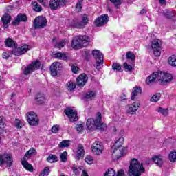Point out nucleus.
I'll return each mask as SVG.
<instances>
[{
  "mask_svg": "<svg viewBox=\"0 0 176 176\" xmlns=\"http://www.w3.org/2000/svg\"><path fill=\"white\" fill-rule=\"evenodd\" d=\"M82 176H89V175H87V172L86 170H82Z\"/></svg>",
  "mask_w": 176,
  "mask_h": 176,
  "instance_id": "obj_63",
  "label": "nucleus"
},
{
  "mask_svg": "<svg viewBox=\"0 0 176 176\" xmlns=\"http://www.w3.org/2000/svg\"><path fill=\"white\" fill-rule=\"evenodd\" d=\"M65 45H67V41L63 40L58 43H56V44L55 45V47H56L57 49H63V47H64Z\"/></svg>",
  "mask_w": 176,
  "mask_h": 176,
  "instance_id": "obj_39",
  "label": "nucleus"
},
{
  "mask_svg": "<svg viewBox=\"0 0 176 176\" xmlns=\"http://www.w3.org/2000/svg\"><path fill=\"white\" fill-rule=\"evenodd\" d=\"M40 67H41V62H39V60H36L34 62H32L30 65L25 67L23 74L24 75H30V74H32V72H34V71H36V69H39Z\"/></svg>",
  "mask_w": 176,
  "mask_h": 176,
  "instance_id": "obj_12",
  "label": "nucleus"
},
{
  "mask_svg": "<svg viewBox=\"0 0 176 176\" xmlns=\"http://www.w3.org/2000/svg\"><path fill=\"white\" fill-rule=\"evenodd\" d=\"M126 112L129 115H134V113L138 111L140 108V102H133L131 104L126 106Z\"/></svg>",
  "mask_w": 176,
  "mask_h": 176,
  "instance_id": "obj_19",
  "label": "nucleus"
},
{
  "mask_svg": "<svg viewBox=\"0 0 176 176\" xmlns=\"http://www.w3.org/2000/svg\"><path fill=\"white\" fill-rule=\"evenodd\" d=\"M109 21V16L107 14H102L95 19L94 24L96 27H102Z\"/></svg>",
  "mask_w": 176,
  "mask_h": 176,
  "instance_id": "obj_16",
  "label": "nucleus"
},
{
  "mask_svg": "<svg viewBox=\"0 0 176 176\" xmlns=\"http://www.w3.org/2000/svg\"><path fill=\"white\" fill-rule=\"evenodd\" d=\"M65 5V0H50V8L51 10H57L60 9L61 6Z\"/></svg>",
  "mask_w": 176,
  "mask_h": 176,
  "instance_id": "obj_17",
  "label": "nucleus"
},
{
  "mask_svg": "<svg viewBox=\"0 0 176 176\" xmlns=\"http://www.w3.org/2000/svg\"><path fill=\"white\" fill-rule=\"evenodd\" d=\"M10 56H12V54H9L8 52H3V58H6V60H7V58L10 57Z\"/></svg>",
  "mask_w": 176,
  "mask_h": 176,
  "instance_id": "obj_58",
  "label": "nucleus"
},
{
  "mask_svg": "<svg viewBox=\"0 0 176 176\" xmlns=\"http://www.w3.org/2000/svg\"><path fill=\"white\" fill-rule=\"evenodd\" d=\"M87 75L85 74H80L79 77H77L76 78L77 86L79 87H83V86L87 83Z\"/></svg>",
  "mask_w": 176,
  "mask_h": 176,
  "instance_id": "obj_20",
  "label": "nucleus"
},
{
  "mask_svg": "<svg viewBox=\"0 0 176 176\" xmlns=\"http://www.w3.org/2000/svg\"><path fill=\"white\" fill-rule=\"evenodd\" d=\"M72 71L74 74H78V72H79V67L76 65H72Z\"/></svg>",
  "mask_w": 176,
  "mask_h": 176,
  "instance_id": "obj_52",
  "label": "nucleus"
},
{
  "mask_svg": "<svg viewBox=\"0 0 176 176\" xmlns=\"http://www.w3.org/2000/svg\"><path fill=\"white\" fill-rule=\"evenodd\" d=\"M104 151V145L99 141L95 142L91 146V152L93 155L99 156L102 154Z\"/></svg>",
  "mask_w": 176,
  "mask_h": 176,
  "instance_id": "obj_14",
  "label": "nucleus"
},
{
  "mask_svg": "<svg viewBox=\"0 0 176 176\" xmlns=\"http://www.w3.org/2000/svg\"><path fill=\"white\" fill-rule=\"evenodd\" d=\"M92 54L96 61V68L100 69V66L104 63V56L100 50H96L92 51Z\"/></svg>",
  "mask_w": 176,
  "mask_h": 176,
  "instance_id": "obj_11",
  "label": "nucleus"
},
{
  "mask_svg": "<svg viewBox=\"0 0 176 176\" xmlns=\"http://www.w3.org/2000/svg\"><path fill=\"white\" fill-rule=\"evenodd\" d=\"M58 130H60V126H58V125H54L52 127V131L54 133H57Z\"/></svg>",
  "mask_w": 176,
  "mask_h": 176,
  "instance_id": "obj_53",
  "label": "nucleus"
},
{
  "mask_svg": "<svg viewBox=\"0 0 176 176\" xmlns=\"http://www.w3.org/2000/svg\"><path fill=\"white\" fill-rule=\"evenodd\" d=\"M142 93V89H141V87H133L132 91L131 100H133V101H135V97H137L138 94H141Z\"/></svg>",
  "mask_w": 176,
  "mask_h": 176,
  "instance_id": "obj_27",
  "label": "nucleus"
},
{
  "mask_svg": "<svg viewBox=\"0 0 176 176\" xmlns=\"http://www.w3.org/2000/svg\"><path fill=\"white\" fill-rule=\"evenodd\" d=\"M85 156V148L83 145L79 144L77 148V153L75 157L76 160H80V159H83Z\"/></svg>",
  "mask_w": 176,
  "mask_h": 176,
  "instance_id": "obj_22",
  "label": "nucleus"
},
{
  "mask_svg": "<svg viewBox=\"0 0 176 176\" xmlns=\"http://www.w3.org/2000/svg\"><path fill=\"white\" fill-rule=\"evenodd\" d=\"M69 146V140H63L59 144L60 148H68Z\"/></svg>",
  "mask_w": 176,
  "mask_h": 176,
  "instance_id": "obj_41",
  "label": "nucleus"
},
{
  "mask_svg": "<svg viewBox=\"0 0 176 176\" xmlns=\"http://www.w3.org/2000/svg\"><path fill=\"white\" fill-rule=\"evenodd\" d=\"M107 129V124L101 122V113H97L96 118H89L86 122V130L87 131H96L100 130L104 131Z\"/></svg>",
  "mask_w": 176,
  "mask_h": 176,
  "instance_id": "obj_1",
  "label": "nucleus"
},
{
  "mask_svg": "<svg viewBox=\"0 0 176 176\" xmlns=\"http://www.w3.org/2000/svg\"><path fill=\"white\" fill-rule=\"evenodd\" d=\"M32 8L35 12L42 11V7L41 6V5L38 4V2L36 1L32 3Z\"/></svg>",
  "mask_w": 176,
  "mask_h": 176,
  "instance_id": "obj_34",
  "label": "nucleus"
},
{
  "mask_svg": "<svg viewBox=\"0 0 176 176\" xmlns=\"http://www.w3.org/2000/svg\"><path fill=\"white\" fill-rule=\"evenodd\" d=\"M145 13H146V9H142L140 11V14H145Z\"/></svg>",
  "mask_w": 176,
  "mask_h": 176,
  "instance_id": "obj_64",
  "label": "nucleus"
},
{
  "mask_svg": "<svg viewBox=\"0 0 176 176\" xmlns=\"http://www.w3.org/2000/svg\"><path fill=\"white\" fill-rule=\"evenodd\" d=\"M169 160L172 163H175V161H176V151L175 150L171 151L170 153H169Z\"/></svg>",
  "mask_w": 176,
  "mask_h": 176,
  "instance_id": "obj_35",
  "label": "nucleus"
},
{
  "mask_svg": "<svg viewBox=\"0 0 176 176\" xmlns=\"http://www.w3.org/2000/svg\"><path fill=\"white\" fill-rule=\"evenodd\" d=\"M113 71H120L122 69V65L119 63H113L112 65Z\"/></svg>",
  "mask_w": 176,
  "mask_h": 176,
  "instance_id": "obj_50",
  "label": "nucleus"
},
{
  "mask_svg": "<svg viewBox=\"0 0 176 176\" xmlns=\"http://www.w3.org/2000/svg\"><path fill=\"white\" fill-rule=\"evenodd\" d=\"M72 170L73 173H74L75 175H79V170H78V168L72 166Z\"/></svg>",
  "mask_w": 176,
  "mask_h": 176,
  "instance_id": "obj_56",
  "label": "nucleus"
},
{
  "mask_svg": "<svg viewBox=\"0 0 176 176\" xmlns=\"http://www.w3.org/2000/svg\"><path fill=\"white\" fill-rule=\"evenodd\" d=\"M112 159L113 160H119L120 157L124 156V151L126 148L124 147H112Z\"/></svg>",
  "mask_w": 176,
  "mask_h": 176,
  "instance_id": "obj_10",
  "label": "nucleus"
},
{
  "mask_svg": "<svg viewBox=\"0 0 176 176\" xmlns=\"http://www.w3.org/2000/svg\"><path fill=\"white\" fill-rule=\"evenodd\" d=\"M5 43L8 47H14L12 53H14L15 56H21L22 54H25L28 50H31V45H28L27 44L21 45L19 47H16L14 41L12 40L10 38H7Z\"/></svg>",
  "mask_w": 176,
  "mask_h": 176,
  "instance_id": "obj_2",
  "label": "nucleus"
},
{
  "mask_svg": "<svg viewBox=\"0 0 176 176\" xmlns=\"http://www.w3.org/2000/svg\"><path fill=\"white\" fill-rule=\"evenodd\" d=\"M36 154V150H35V148H31L25 154V157L26 159H29V158H30L32 156H35Z\"/></svg>",
  "mask_w": 176,
  "mask_h": 176,
  "instance_id": "obj_31",
  "label": "nucleus"
},
{
  "mask_svg": "<svg viewBox=\"0 0 176 176\" xmlns=\"http://www.w3.org/2000/svg\"><path fill=\"white\" fill-rule=\"evenodd\" d=\"M64 112L69 118V122H77L78 120V112L75 109L72 107H67L65 110Z\"/></svg>",
  "mask_w": 176,
  "mask_h": 176,
  "instance_id": "obj_9",
  "label": "nucleus"
},
{
  "mask_svg": "<svg viewBox=\"0 0 176 176\" xmlns=\"http://www.w3.org/2000/svg\"><path fill=\"white\" fill-rule=\"evenodd\" d=\"M124 67L127 69L128 71H132L133 70V66L127 64V63H124Z\"/></svg>",
  "mask_w": 176,
  "mask_h": 176,
  "instance_id": "obj_54",
  "label": "nucleus"
},
{
  "mask_svg": "<svg viewBox=\"0 0 176 176\" xmlns=\"http://www.w3.org/2000/svg\"><path fill=\"white\" fill-rule=\"evenodd\" d=\"M76 130L77 133H82V131L85 130V125H83L82 124H77L76 126Z\"/></svg>",
  "mask_w": 176,
  "mask_h": 176,
  "instance_id": "obj_45",
  "label": "nucleus"
},
{
  "mask_svg": "<svg viewBox=\"0 0 176 176\" xmlns=\"http://www.w3.org/2000/svg\"><path fill=\"white\" fill-rule=\"evenodd\" d=\"M63 69V64L58 62L52 63L50 66L52 76H57V73Z\"/></svg>",
  "mask_w": 176,
  "mask_h": 176,
  "instance_id": "obj_18",
  "label": "nucleus"
},
{
  "mask_svg": "<svg viewBox=\"0 0 176 176\" xmlns=\"http://www.w3.org/2000/svg\"><path fill=\"white\" fill-rule=\"evenodd\" d=\"M54 56L55 58H58V60H64L65 61H67V60L69 58V56L67 53L56 52L54 54Z\"/></svg>",
  "mask_w": 176,
  "mask_h": 176,
  "instance_id": "obj_25",
  "label": "nucleus"
},
{
  "mask_svg": "<svg viewBox=\"0 0 176 176\" xmlns=\"http://www.w3.org/2000/svg\"><path fill=\"white\" fill-rule=\"evenodd\" d=\"M36 101L37 104H43V102H45V96H43V95H42L41 94H37V96H36Z\"/></svg>",
  "mask_w": 176,
  "mask_h": 176,
  "instance_id": "obj_36",
  "label": "nucleus"
},
{
  "mask_svg": "<svg viewBox=\"0 0 176 176\" xmlns=\"http://www.w3.org/2000/svg\"><path fill=\"white\" fill-rule=\"evenodd\" d=\"M47 24V21L45 16H37L34 21V28H44V27Z\"/></svg>",
  "mask_w": 176,
  "mask_h": 176,
  "instance_id": "obj_15",
  "label": "nucleus"
},
{
  "mask_svg": "<svg viewBox=\"0 0 176 176\" xmlns=\"http://www.w3.org/2000/svg\"><path fill=\"white\" fill-rule=\"evenodd\" d=\"M22 166L27 170L28 171H30V173H32L34 171V168L32 167V165L31 164H28L27 160H25V158H24L22 162Z\"/></svg>",
  "mask_w": 176,
  "mask_h": 176,
  "instance_id": "obj_29",
  "label": "nucleus"
},
{
  "mask_svg": "<svg viewBox=\"0 0 176 176\" xmlns=\"http://www.w3.org/2000/svg\"><path fill=\"white\" fill-rule=\"evenodd\" d=\"M156 79L157 80V72L153 73L151 75L147 77L146 83L147 85H152V83H153Z\"/></svg>",
  "mask_w": 176,
  "mask_h": 176,
  "instance_id": "obj_26",
  "label": "nucleus"
},
{
  "mask_svg": "<svg viewBox=\"0 0 176 176\" xmlns=\"http://www.w3.org/2000/svg\"><path fill=\"white\" fill-rule=\"evenodd\" d=\"M160 97H162V95H160V94H155L151 98L150 101L151 102H157V101L160 100Z\"/></svg>",
  "mask_w": 176,
  "mask_h": 176,
  "instance_id": "obj_37",
  "label": "nucleus"
},
{
  "mask_svg": "<svg viewBox=\"0 0 176 176\" xmlns=\"http://www.w3.org/2000/svg\"><path fill=\"white\" fill-rule=\"evenodd\" d=\"M1 22L3 23V28H8L12 21V16L8 14H5L1 19Z\"/></svg>",
  "mask_w": 176,
  "mask_h": 176,
  "instance_id": "obj_21",
  "label": "nucleus"
},
{
  "mask_svg": "<svg viewBox=\"0 0 176 176\" xmlns=\"http://www.w3.org/2000/svg\"><path fill=\"white\" fill-rule=\"evenodd\" d=\"M110 2L118 6L122 3V0H110Z\"/></svg>",
  "mask_w": 176,
  "mask_h": 176,
  "instance_id": "obj_55",
  "label": "nucleus"
},
{
  "mask_svg": "<svg viewBox=\"0 0 176 176\" xmlns=\"http://www.w3.org/2000/svg\"><path fill=\"white\" fill-rule=\"evenodd\" d=\"M151 49L155 57L160 56L162 54V40L155 39L151 43Z\"/></svg>",
  "mask_w": 176,
  "mask_h": 176,
  "instance_id": "obj_6",
  "label": "nucleus"
},
{
  "mask_svg": "<svg viewBox=\"0 0 176 176\" xmlns=\"http://www.w3.org/2000/svg\"><path fill=\"white\" fill-rule=\"evenodd\" d=\"M117 176H124V171L123 170H120L118 172Z\"/></svg>",
  "mask_w": 176,
  "mask_h": 176,
  "instance_id": "obj_59",
  "label": "nucleus"
},
{
  "mask_svg": "<svg viewBox=\"0 0 176 176\" xmlns=\"http://www.w3.org/2000/svg\"><path fill=\"white\" fill-rule=\"evenodd\" d=\"M60 159L61 162H63V163L67 162V160L68 159V153H67V151L63 152L60 155Z\"/></svg>",
  "mask_w": 176,
  "mask_h": 176,
  "instance_id": "obj_43",
  "label": "nucleus"
},
{
  "mask_svg": "<svg viewBox=\"0 0 176 176\" xmlns=\"http://www.w3.org/2000/svg\"><path fill=\"white\" fill-rule=\"evenodd\" d=\"M151 160L154 162L157 166L159 167H162L163 166V163H164V160L163 159V156L162 155H155L152 157Z\"/></svg>",
  "mask_w": 176,
  "mask_h": 176,
  "instance_id": "obj_23",
  "label": "nucleus"
},
{
  "mask_svg": "<svg viewBox=\"0 0 176 176\" xmlns=\"http://www.w3.org/2000/svg\"><path fill=\"white\" fill-rule=\"evenodd\" d=\"M160 5H166V0H158Z\"/></svg>",
  "mask_w": 176,
  "mask_h": 176,
  "instance_id": "obj_62",
  "label": "nucleus"
},
{
  "mask_svg": "<svg viewBox=\"0 0 176 176\" xmlns=\"http://www.w3.org/2000/svg\"><path fill=\"white\" fill-rule=\"evenodd\" d=\"M156 111L159 112V113H161V115H163V116H168V109L158 107Z\"/></svg>",
  "mask_w": 176,
  "mask_h": 176,
  "instance_id": "obj_33",
  "label": "nucleus"
},
{
  "mask_svg": "<svg viewBox=\"0 0 176 176\" xmlns=\"http://www.w3.org/2000/svg\"><path fill=\"white\" fill-rule=\"evenodd\" d=\"M126 58L132 60V61H134V60L135 59V55H134L133 52L129 51L126 52Z\"/></svg>",
  "mask_w": 176,
  "mask_h": 176,
  "instance_id": "obj_46",
  "label": "nucleus"
},
{
  "mask_svg": "<svg viewBox=\"0 0 176 176\" xmlns=\"http://www.w3.org/2000/svg\"><path fill=\"white\" fill-rule=\"evenodd\" d=\"M157 80L162 86H166L173 80V75L166 72H157Z\"/></svg>",
  "mask_w": 176,
  "mask_h": 176,
  "instance_id": "obj_5",
  "label": "nucleus"
},
{
  "mask_svg": "<svg viewBox=\"0 0 176 176\" xmlns=\"http://www.w3.org/2000/svg\"><path fill=\"white\" fill-rule=\"evenodd\" d=\"M39 3H42L43 6H46V1L45 0H38Z\"/></svg>",
  "mask_w": 176,
  "mask_h": 176,
  "instance_id": "obj_61",
  "label": "nucleus"
},
{
  "mask_svg": "<svg viewBox=\"0 0 176 176\" xmlns=\"http://www.w3.org/2000/svg\"><path fill=\"white\" fill-rule=\"evenodd\" d=\"M124 144V138L120 137L116 141L113 147H114V148H120V147L124 148V146H123Z\"/></svg>",
  "mask_w": 176,
  "mask_h": 176,
  "instance_id": "obj_30",
  "label": "nucleus"
},
{
  "mask_svg": "<svg viewBox=\"0 0 176 176\" xmlns=\"http://www.w3.org/2000/svg\"><path fill=\"white\" fill-rule=\"evenodd\" d=\"M139 30L140 31H143L144 32H146L148 31V26L146 25L140 26Z\"/></svg>",
  "mask_w": 176,
  "mask_h": 176,
  "instance_id": "obj_57",
  "label": "nucleus"
},
{
  "mask_svg": "<svg viewBox=\"0 0 176 176\" xmlns=\"http://www.w3.org/2000/svg\"><path fill=\"white\" fill-rule=\"evenodd\" d=\"M50 174V169L49 167H45L42 173L40 174V176H47Z\"/></svg>",
  "mask_w": 176,
  "mask_h": 176,
  "instance_id": "obj_47",
  "label": "nucleus"
},
{
  "mask_svg": "<svg viewBox=\"0 0 176 176\" xmlns=\"http://www.w3.org/2000/svg\"><path fill=\"white\" fill-rule=\"evenodd\" d=\"M47 160L49 163H54V162H57V156L54 155H50Z\"/></svg>",
  "mask_w": 176,
  "mask_h": 176,
  "instance_id": "obj_44",
  "label": "nucleus"
},
{
  "mask_svg": "<svg viewBox=\"0 0 176 176\" xmlns=\"http://www.w3.org/2000/svg\"><path fill=\"white\" fill-rule=\"evenodd\" d=\"M27 121L30 126H38L39 118L34 112L30 111L27 113Z\"/></svg>",
  "mask_w": 176,
  "mask_h": 176,
  "instance_id": "obj_13",
  "label": "nucleus"
},
{
  "mask_svg": "<svg viewBox=\"0 0 176 176\" xmlns=\"http://www.w3.org/2000/svg\"><path fill=\"white\" fill-rule=\"evenodd\" d=\"M28 19L27 18V15L24 14H19L17 15L14 21L12 22L13 25H19V23L20 21H27Z\"/></svg>",
  "mask_w": 176,
  "mask_h": 176,
  "instance_id": "obj_24",
  "label": "nucleus"
},
{
  "mask_svg": "<svg viewBox=\"0 0 176 176\" xmlns=\"http://www.w3.org/2000/svg\"><path fill=\"white\" fill-rule=\"evenodd\" d=\"M126 98V95H123V96L120 97V101H124Z\"/></svg>",
  "mask_w": 176,
  "mask_h": 176,
  "instance_id": "obj_60",
  "label": "nucleus"
},
{
  "mask_svg": "<svg viewBox=\"0 0 176 176\" xmlns=\"http://www.w3.org/2000/svg\"><path fill=\"white\" fill-rule=\"evenodd\" d=\"M116 174V172L113 168H109L104 173V176H115Z\"/></svg>",
  "mask_w": 176,
  "mask_h": 176,
  "instance_id": "obj_42",
  "label": "nucleus"
},
{
  "mask_svg": "<svg viewBox=\"0 0 176 176\" xmlns=\"http://www.w3.org/2000/svg\"><path fill=\"white\" fill-rule=\"evenodd\" d=\"M145 168L142 164H140L138 160L133 159L131 161L128 174L129 176H141L144 173Z\"/></svg>",
  "mask_w": 176,
  "mask_h": 176,
  "instance_id": "obj_3",
  "label": "nucleus"
},
{
  "mask_svg": "<svg viewBox=\"0 0 176 176\" xmlns=\"http://www.w3.org/2000/svg\"><path fill=\"white\" fill-rule=\"evenodd\" d=\"M85 162L87 163V164H93V157L91 155H87L85 157Z\"/></svg>",
  "mask_w": 176,
  "mask_h": 176,
  "instance_id": "obj_51",
  "label": "nucleus"
},
{
  "mask_svg": "<svg viewBox=\"0 0 176 176\" xmlns=\"http://www.w3.org/2000/svg\"><path fill=\"white\" fill-rule=\"evenodd\" d=\"M6 120L3 117H0V129L1 130H3L5 129V124H6Z\"/></svg>",
  "mask_w": 176,
  "mask_h": 176,
  "instance_id": "obj_49",
  "label": "nucleus"
},
{
  "mask_svg": "<svg viewBox=\"0 0 176 176\" xmlns=\"http://www.w3.org/2000/svg\"><path fill=\"white\" fill-rule=\"evenodd\" d=\"M24 126V120H16L15 126L16 129H23Z\"/></svg>",
  "mask_w": 176,
  "mask_h": 176,
  "instance_id": "obj_40",
  "label": "nucleus"
},
{
  "mask_svg": "<svg viewBox=\"0 0 176 176\" xmlns=\"http://www.w3.org/2000/svg\"><path fill=\"white\" fill-rule=\"evenodd\" d=\"M90 42V38L87 36H76L72 42V46L74 49H80L87 46Z\"/></svg>",
  "mask_w": 176,
  "mask_h": 176,
  "instance_id": "obj_4",
  "label": "nucleus"
},
{
  "mask_svg": "<svg viewBox=\"0 0 176 176\" xmlns=\"http://www.w3.org/2000/svg\"><path fill=\"white\" fill-rule=\"evenodd\" d=\"M82 2H83V0H78V3L76 5V12H80V10H82Z\"/></svg>",
  "mask_w": 176,
  "mask_h": 176,
  "instance_id": "obj_48",
  "label": "nucleus"
},
{
  "mask_svg": "<svg viewBox=\"0 0 176 176\" xmlns=\"http://www.w3.org/2000/svg\"><path fill=\"white\" fill-rule=\"evenodd\" d=\"M76 85L75 84V82H74L73 81H69L67 84H66V88L67 89V90L69 91H72V90H74V89H76Z\"/></svg>",
  "mask_w": 176,
  "mask_h": 176,
  "instance_id": "obj_32",
  "label": "nucleus"
},
{
  "mask_svg": "<svg viewBox=\"0 0 176 176\" xmlns=\"http://www.w3.org/2000/svg\"><path fill=\"white\" fill-rule=\"evenodd\" d=\"M13 165V158L9 154H3L0 155V166L6 167H12Z\"/></svg>",
  "mask_w": 176,
  "mask_h": 176,
  "instance_id": "obj_7",
  "label": "nucleus"
},
{
  "mask_svg": "<svg viewBox=\"0 0 176 176\" xmlns=\"http://www.w3.org/2000/svg\"><path fill=\"white\" fill-rule=\"evenodd\" d=\"M164 16L167 19H172L173 20H175L176 19V12L175 11H170L168 10H166L164 12Z\"/></svg>",
  "mask_w": 176,
  "mask_h": 176,
  "instance_id": "obj_28",
  "label": "nucleus"
},
{
  "mask_svg": "<svg viewBox=\"0 0 176 176\" xmlns=\"http://www.w3.org/2000/svg\"><path fill=\"white\" fill-rule=\"evenodd\" d=\"M87 24H89V18L87 17V15L84 14L81 21H73L72 26L74 28L82 29L85 28Z\"/></svg>",
  "mask_w": 176,
  "mask_h": 176,
  "instance_id": "obj_8",
  "label": "nucleus"
},
{
  "mask_svg": "<svg viewBox=\"0 0 176 176\" xmlns=\"http://www.w3.org/2000/svg\"><path fill=\"white\" fill-rule=\"evenodd\" d=\"M94 97H96V92L94 91H88L85 96L87 100H91V98H94Z\"/></svg>",
  "mask_w": 176,
  "mask_h": 176,
  "instance_id": "obj_38",
  "label": "nucleus"
}]
</instances>
